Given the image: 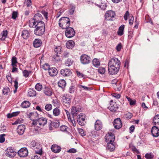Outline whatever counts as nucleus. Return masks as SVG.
Here are the masks:
<instances>
[{
  "label": "nucleus",
  "instance_id": "obj_44",
  "mask_svg": "<svg viewBox=\"0 0 159 159\" xmlns=\"http://www.w3.org/2000/svg\"><path fill=\"white\" fill-rule=\"evenodd\" d=\"M75 7L72 5H70V9L69 10V13L70 15H72L74 12Z\"/></svg>",
  "mask_w": 159,
  "mask_h": 159
},
{
  "label": "nucleus",
  "instance_id": "obj_51",
  "mask_svg": "<svg viewBox=\"0 0 159 159\" xmlns=\"http://www.w3.org/2000/svg\"><path fill=\"white\" fill-rule=\"evenodd\" d=\"M97 5V6H99V7L102 10H105L107 7V6L106 5V3H102V2H101V4H100V5Z\"/></svg>",
  "mask_w": 159,
  "mask_h": 159
},
{
  "label": "nucleus",
  "instance_id": "obj_9",
  "mask_svg": "<svg viewBox=\"0 0 159 159\" xmlns=\"http://www.w3.org/2000/svg\"><path fill=\"white\" fill-rule=\"evenodd\" d=\"M115 139V136L111 132H109L105 136V141L107 143H113Z\"/></svg>",
  "mask_w": 159,
  "mask_h": 159
},
{
  "label": "nucleus",
  "instance_id": "obj_47",
  "mask_svg": "<svg viewBox=\"0 0 159 159\" xmlns=\"http://www.w3.org/2000/svg\"><path fill=\"white\" fill-rule=\"evenodd\" d=\"M60 110L57 108H55L53 110V115L55 116H58L60 114Z\"/></svg>",
  "mask_w": 159,
  "mask_h": 159
},
{
  "label": "nucleus",
  "instance_id": "obj_57",
  "mask_svg": "<svg viewBox=\"0 0 159 159\" xmlns=\"http://www.w3.org/2000/svg\"><path fill=\"white\" fill-rule=\"evenodd\" d=\"M18 12L17 11H14L12 14V18L15 20L18 17Z\"/></svg>",
  "mask_w": 159,
  "mask_h": 159
},
{
  "label": "nucleus",
  "instance_id": "obj_43",
  "mask_svg": "<svg viewBox=\"0 0 159 159\" xmlns=\"http://www.w3.org/2000/svg\"><path fill=\"white\" fill-rule=\"evenodd\" d=\"M60 54H55L53 55L52 57L53 60L56 61H59L60 60V58L59 56Z\"/></svg>",
  "mask_w": 159,
  "mask_h": 159
},
{
  "label": "nucleus",
  "instance_id": "obj_20",
  "mask_svg": "<svg viewBox=\"0 0 159 159\" xmlns=\"http://www.w3.org/2000/svg\"><path fill=\"white\" fill-rule=\"evenodd\" d=\"M80 111L78 108L75 107H72L71 109L70 113L72 116V118L73 120H75V117L77 116Z\"/></svg>",
  "mask_w": 159,
  "mask_h": 159
},
{
  "label": "nucleus",
  "instance_id": "obj_25",
  "mask_svg": "<svg viewBox=\"0 0 159 159\" xmlns=\"http://www.w3.org/2000/svg\"><path fill=\"white\" fill-rule=\"evenodd\" d=\"M40 23H38L37 21H35L34 20V19L31 18L29 21V25L30 28H35L37 27L38 25Z\"/></svg>",
  "mask_w": 159,
  "mask_h": 159
},
{
  "label": "nucleus",
  "instance_id": "obj_7",
  "mask_svg": "<svg viewBox=\"0 0 159 159\" xmlns=\"http://www.w3.org/2000/svg\"><path fill=\"white\" fill-rule=\"evenodd\" d=\"M80 60L82 64L86 65L89 63L91 61L90 57L85 54H83L80 57Z\"/></svg>",
  "mask_w": 159,
  "mask_h": 159
},
{
  "label": "nucleus",
  "instance_id": "obj_16",
  "mask_svg": "<svg viewBox=\"0 0 159 159\" xmlns=\"http://www.w3.org/2000/svg\"><path fill=\"white\" fill-rule=\"evenodd\" d=\"M28 117L32 120V122H34V121H36L38 119L39 114L36 111H34L30 113L28 115Z\"/></svg>",
  "mask_w": 159,
  "mask_h": 159
},
{
  "label": "nucleus",
  "instance_id": "obj_37",
  "mask_svg": "<svg viewBox=\"0 0 159 159\" xmlns=\"http://www.w3.org/2000/svg\"><path fill=\"white\" fill-rule=\"evenodd\" d=\"M30 105V103L29 101H25L22 103L21 106L22 108H26L29 107Z\"/></svg>",
  "mask_w": 159,
  "mask_h": 159
},
{
  "label": "nucleus",
  "instance_id": "obj_36",
  "mask_svg": "<svg viewBox=\"0 0 159 159\" xmlns=\"http://www.w3.org/2000/svg\"><path fill=\"white\" fill-rule=\"evenodd\" d=\"M125 27V25H121L119 28L117 34L119 36H122L124 34V30Z\"/></svg>",
  "mask_w": 159,
  "mask_h": 159
},
{
  "label": "nucleus",
  "instance_id": "obj_21",
  "mask_svg": "<svg viewBox=\"0 0 159 159\" xmlns=\"http://www.w3.org/2000/svg\"><path fill=\"white\" fill-rule=\"evenodd\" d=\"M158 126H154L151 129V132L152 136L154 137H157L159 136V129Z\"/></svg>",
  "mask_w": 159,
  "mask_h": 159
},
{
  "label": "nucleus",
  "instance_id": "obj_45",
  "mask_svg": "<svg viewBox=\"0 0 159 159\" xmlns=\"http://www.w3.org/2000/svg\"><path fill=\"white\" fill-rule=\"evenodd\" d=\"M43 88V86L42 85L39 83H38L35 86V89L39 91H40Z\"/></svg>",
  "mask_w": 159,
  "mask_h": 159
},
{
  "label": "nucleus",
  "instance_id": "obj_19",
  "mask_svg": "<svg viewBox=\"0 0 159 159\" xmlns=\"http://www.w3.org/2000/svg\"><path fill=\"white\" fill-rule=\"evenodd\" d=\"M33 19L38 23H40V24L44 23L43 21H42L43 18L42 15L40 13H38L35 14Z\"/></svg>",
  "mask_w": 159,
  "mask_h": 159
},
{
  "label": "nucleus",
  "instance_id": "obj_60",
  "mask_svg": "<svg viewBox=\"0 0 159 159\" xmlns=\"http://www.w3.org/2000/svg\"><path fill=\"white\" fill-rule=\"evenodd\" d=\"M79 133L82 136H84L86 135V133L84 132V130L82 129H79Z\"/></svg>",
  "mask_w": 159,
  "mask_h": 159
},
{
  "label": "nucleus",
  "instance_id": "obj_4",
  "mask_svg": "<svg viewBox=\"0 0 159 159\" xmlns=\"http://www.w3.org/2000/svg\"><path fill=\"white\" fill-rule=\"evenodd\" d=\"M71 96L69 94H64L62 97V103L67 108L70 107Z\"/></svg>",
  "mask_w": 159,
  "mask_h": 159
},
{
  "label": "nucleus",
  "instance_id": "obj_17",
  "mask_svg": "<svg viewBox=\"0 0 159 159\" xmlns=\"http://www.w3.org/2000/svg\"><path fill=\"white\" fill-rule=\"evenodd\" d=\"M113 125L114 128L116 129H119L122 127V123L120 118L115 119L113 122Z\"/></svg>",
  "mask_w": 159,
  "mask_h": 159
},
{
  "label": "nucleus",
  "instance_id": "obj_61",
  "mask_svg": "<svg viewBox=\"0 0 159 159\" xmlns=\"http://www.w3.org/2000/svg\"><path fill=\"white\" fill-rule=\"evenodd\" d=\"M60 129L61 131H66L67 130L68 127L65 125H62L61 126Z\"/></svg>",
  "mask_w": 159,
  "mask_h": 159
},
{
  "label": "nucleus",
  "instance_id": "obj_8",
  "mask_svg": "<svg viewBox=\"0 0 159 159\" xmlns=\"http://www.w3.org/2000/svg\"><path fill=\"white\" fill-rule=\"evenodd\" d=\"M85 115L83 113H80L77 116V120L79 125L84 126L85 123Z\"/></svg>",
  "mask_w": 159,
  "mask_h": 159
},
{
  "label": "nucleus",
  "instance_id": "obj_3",
  "mask_svg": "<svg viewBox=\"0 0 159 159\" xmlns=\"http://www.w3.org/2000/svg\"><path fill=\"white\" fill-rule=\"evenodd\" d=\"M39 24L34 30V34L39 36L42 35L45 32V27L44 23Z\"/></svg>",
  "mask_w": 159,
  "mask_h": 159
},
{
  "label": "nucleus",
  "instance_id": "obj_59",
  "mask_svg": "<svg viewBox=\"0 0 159 159\" xmlns=\"http://www.w3.org/2000/svg\"><path fill=\"white\" fill-rule=\"evenodd\" d=\"M5 136V134H1L0 135V143H3L5 140V138L4 136Z\"/></svg>",
  "mask_w": 159,
  "mask_h": 159
},
{
  "label": "nucleus",
  "instance_id": "obj_28",
  "mask_svg": "<svg viewBox=\"0 0 159 159\" xmlns=\"http://www.w3.org/2000/svg\"><path fill=\"white\" fill-rule=\"evenodd\" d=\"M43 91L45 94L47 96H50L52 94V89L48 87L44 88Z\"/></svg>",
  "mask_w": 159,
  "mask_h": 159
},
{
  "label": "nucleus",
  "instance_id": "obj_2",
  "mask_svg": "<svg viewBox=\"0 0 159 159\" xmlns=\"http://www.w3.org/2000/svg\"><path fill=\"white\" fill-rule=\"evenodd\" d=\"M47 123V120L46 118L41 117L38 118L34 122H32V125L33 126L41 127L44 126Z\"/></svg>",
  "mask_w": 159,
  "mask_h": 159
},
{
  "label": "nucleus",
  "instance_id": "obj_39",
  "mask_svg": "<svg viewBox=\"0 0 159 159\" xmlns=\"http://www.w3.org/2000/svg\"><path fill=\"white\" fill-rule=\"evenodd\" d=\"M8 34V31L7 30H3L1 33L2 35V37L1 38V40H4L7 36Z\"/></svg>",
  "mask_w": 159,
  "mask_h": 159
},
{
  "label": "nucleus",
  "instance_id": "obj_12",
  "mask_svg": "<svg viewBox=\"0 0 159 159\" xmlns=\"http://www.w3.org/2000/svg\"><path fill=\"white\" fill-rule=\"evenodd\" d=\"M60 73L61 75L64 77L70 76L72 74L71 71L69 69L67 68L61 69Z\"/></svg>",
  "mask_w": 159,
  "mask_h": 159
},
{
  "label": "nucleus",
  "instance_id": "obj_15",
  "mask_svg": "<svg viewBox=\"0 0 159 159\" xmlns=\"http://www.w3.org/2000/svg\"><path fill=\"white\" fill-rule=\"evenodd\" d=\"M119 107V105L115 102H113L112 100L111 101V103L108 107L109 110L111 111H117Z\"/></svg>",
  "mask_w": 159,
  "mask_h": 159
},
{
  "label": "nucleus",
  "instance_id": "obj_54",
  "mask_svg": "<svg viewBox=\"0 0 159 159\" xmlns=\"http://www.w3.org/2000/svg\"><path fill=\"white\" fill-rule=\"evenodd\" d=\"M42 68L45 70H49L50 68V66L48 63H45L42 66Z\"/></svg>",
  "mask_w": 159,
  "mask_h": 159
},
{
  "label": "nucleus",
  "instance_id": "obj_58",
  "mask_svg": "<svg viewBox=\"0 0 159 159\" xmlns=\"http://www.w3.org/2000/svg\"><path fill=\"white\" fill-rule=\"evenodd\" d=\"M70 55V54L69 52L66 51H64L62 55L63 57L65 58L69 57Z\"/></svg>",
  "mask_w": 159,
  "mask_h": 159
},
{
  "label": "nucleus",
  "instance_id": "obj_46",
  "mask_svg": "<svg viewBox=\"0 0 159 159\" xmlns=\"http://www.w3.org/2000/svg\"><path fill=\"white\" fill-rule=\"evenodd\" d=\"M17 63V58L15 57H13L11 59V66H17L16 64Z\"/></svg>",
  "mask_w": 159,
  "mask_h": 159
},
{
  "label": "nucleus",
  "instance_id": "obj_41",
  "mask_svg": "<svg viewBox=\"0 0 159 159\" xmlns=\"http://www.w3.org/2000/svg\"><path fill=\"white\" fill-rule=\"evenodd\" d=\"M93 64L96 67H97L100 65V62L97 59L95 58L93 60Z\"/></svg>",
  "mask_w": 159,
  "mask_h": 159
},
{
  "label": "nucleus",
  "instance_id": "obj_48",
  "mask_svg": "<svg viewBox=\"0 0 159 159\" xmlns=\"http://www.w3.org/2000/svg\"><path fill=\"white\" fill-rule=\"evenodd\" d=\"M10 89L8 87H6L3 88L2 90L3 93L4 95H7L8 93L10 92Z\"/></svg>",
  "mask_w": 159,
  "mask_h": 159
},
{
  "label": "nucleus",
  "instance_id": "obj_49",
  "mask_svg": "<svg viewBox=\"0 0 159 159\" xmlns=\"http://www.w3.org/2000/svg\"><path fill=\"white\" fill-rule=\"evenodd\" d=\"M145 157L147 159H152L154 157V155L151 153H147L145 156Z\"/></svg>",
  "mask_w": 159,
  "mask_h": 159
},
{
  "label": "nucleus",
  "instance_id": "obj_31",
  "mask_svg": "<svg viewBox=\"0 0 159 159\" xmlns=\"http://www.w3.org/2000/svg\"><path fill=\"white\" fill-rule=\"evenodd\" d=\"M75 42L72 40H69L67 41L66 43V46L69 49H72L74 46Z\"/></svg>",
  "mask_w": 159,
  "mask_h": 159
},
{
  "label": "nucleus",
  "instance_id": "obj_26",
  "mask_svg": "<svg viewBox=\"0 0 159 159\" xmlns=\"http://www.w3.org/2000/svg\"><path fill=\"white\" fill-rule=\"evenodd\" d=\"M57 73V70L55 68H50L48 70L49 74L51 76H56Z\"/></svg>",
  "mask_w": 159,
  "mask_h": 159
},
{
  "label": "nucleus",
  "instance_id": "obj_63",
  "mask_svg": "<svg viewBox=\"0 0 159 159\" xmlns=\"http://www.w3.org/2000/svg\"><path fill=\"white\" fill-rule=\"evenodd\" d=\"M77 152V150L74 148H71L67 151V152L70 153H75Z\"/></svg>",
  "mask_w": 159,
  "mask_h": 159
},
{
  "label": "nucleus",
  "instance_id": "obj_29",
  "mask_svg": "<svg viewBox=\"0 0 159 159\" xmlns=\"http://www.w3.org/2000/svg\"><path fill=\"white\" fill-rule=\"evenodd\" d=\"M42 42L41 39H35L33 42V45L35 48H38L40 47L42 44Z\"/></svg>",
  "mask_w": 159,
  "mask_h": 159
},
{
  "label": "nucleus",
  "instance_id": "obj_27",
  "mask_svg": "<svg viewBox=\"0 0 159 159\" xmlns=\"http://www.w3.org/2000/svg\"><path fill=\"white\" fill-rule=\"evenodd\" d=\"M52 151L54 153L59 152L61 150V147L57 145H53L51 147Z\"/></svg>",
  "mask_w": 159,
  "mask_h": 159
},
{
  "label": "nucleus",
  "instance_id": "obj_18",
  "mask_svg": "<svg viewBox=\"0 0 159 159\" xmlns=\"http://www.w3.org/2000/svg\"><path fill=\"white\" fill-rule=\"evenodd\" d=\"M7 156L9 157H14L16 154V152L11 148H8L6 151Z\"/></svg>",
  "mask_w": 159,
  "mask_h": 159
},
{
  "label": "nucleus",
  "instance_id": "obj_52",
  "mask_svg": "<svg viewBox=\"0 0 159 159\" xmlns=\"http://www.w3.org/2000/svg\"><path fill=\"white\" fill-rule=\"evenodd\" d=\"M52 105L50 104H48L46 105L45 107V109L47 111H49L52 109Z\"/></svg>",
  "mask_w": 159,
  "mask_h": 159
},
{
  "label": "nucleus",
  "instance_id": "obj_33",
  "mask_svg": "<svg viewBox=\"0 0 159 159\" xmlns=\"http://www.w3.org/2000/svg\"><path fill=\"white\" fill-rule=\"evenodd\" d=\"M30 33L28 30H24L22 32L21 36L24 39H27L29 37Z\"/></svg>",
  "mask_w": 159,
  "mask_h": 159
},
{
  "label": "nucleus",
  "instance_id": "obj_6",
  "mask_svg": "<svg viewBox=\"0 0 159 159\" xmlns=\"http://www.w3.org/2000/svg\"><path fill=\"white\" fill-rule=\"evenodd\" d=\"M120 62L118 59L116 57H113L110 60L108 66H112L118 68H120Z\"/></svg>",
  "mask_w": 159,
  "mask_h": 159
},
{
  "label": "nucleus",
  "instance_id": "obj_55",
  "mask_svg": "<svg viewBox=\"0 0 159 159\" xmlns=\"http://www.w3.org/2000/svg\"><path fill=\"white\" fill-rule=\"evenodd\" d=\"M75 87L74 86H71L69 87V92L70 93H73L75 90Z\"/></svg>",
  "mask_w": 159,
  "mask_h": 159
},
{
  "label": "nucleus",
  "instance_id": "obj_40",
  "mask_svg": "<svg viewBox=\"0 0 159 159\" xmlns=\"http://www.w3.org/2000/svg\"><path fill=\"white\" fill-rule=\"evenodd\" d=\"M61 47L58 46L56 47L54 49V51L56 53L55 54H60L61 52Z\"/></svg>",
  "mask_w": 159,
  "mask_h": 159
},
{
  "label": "nucleus",
  "instance_id": "obj_5",
  "mask_svg": "<svg viewBox=\"0 0 159 159\" xmlns=\"http://www.w3.org/2000/svg\"><path fill=\"white\" fill-rule=\"evenodd\" d=\"M116 13L114 11L109 10L106 11L105 14V20H113L115 19Z\"/></svg>",
  "mask_w": 159,
  "mask_h": 159
},
{
  "label": "nucleus",
  "instance_id": "obj_50",
  "mask_svg": "<svg viewBox=\"0 0 159 159\" xmlns=\"http://www.w3.org/2000/svg\"><path fill=\"white\" fill-rule=\"evenodd\" d=\"M130 147L131 148L132 151L134 153H136L137 154L140 153L139 151L134 146L132 145L131 146H130Z\"/></svg>",
  "mask_w": 159,
  "mask_h": 159
},
{
  "label": "nucleus",
  "instance_id": "obj_11",
  "mask_svg": "<svg viewBox=\"0 0 159 159\" xmlns=\"http://www.w3.org/2000/svg\"><path fill=\"white\" fill-rule=\"evenodd\" d=\"M49 129L50 130H52V125L55 128H58L60 125L59 121L58 120H54L52 122L51 120H49L48 122Z\"/></svg>",
  "mask_w": 159,
  "mask_h": 159
},
{
  "label": "nucleus",
  "instance_id": "obj_24",
  "mask_svg": "<svg viewBox=\"0 0 159 159\" xmlns=\"http://www.w3.org/2000/svg\"><path fill=\"white\" fill-rule=\"evenodd\" d=\"M25 129V125H19L17 129V132L20 135H22L24 134Z\"/></svg>",
  "mask_w": 159,
  "mask_h": 159
},
{
  "label": "nucleus",
  "instance_id": "obj_1",
  "mask_svg": "<svg viewBox=\"0 0 159 159\" xmlns=\"http://www.w3.org/2000/svg\"><path fill=\"white\" fill-rule=\"evenodd\" d=\"M70 21L69 19L67 17L61 18L59 21V26L62 29H66L69 28L70 25Z\"/></svg>",
  "mask_w": 159,
  "mask_h": 159
},
{
  "label": "nucleus",
  "instance_id": "obj_42",
  "mask_svg": "<svg viewBox=\"0 0 159 159\" xmlns=\"http://www.w3.org/2000/svg\"><path fill=\"white\" fill-rule=\"evenodd\" d=\"M73 62V60L70 58H68L66 61L65 65L66 66H71Z\"/></svg>",
  "mask_w": 159,
  "mask_h": 159
},
{
  "label": "nucleus",
  "instance_id": "obj_30",
  "mask_svg": "<svg viewBox=\"0 0 159 159\" xmlns=\"http://www.w3.org/2000/svg\"><path fill=\"white\" fill-rule=\"evenodd\" d=\"M113 143H107V145L106 147V149L110 152L113 151L115 149V146Z\"/></svg>",
  "mask_w": 159,
  "mask_h": 159
},
{
  "label": "nucleus",
  "instance_id": "obj_23",
  "mask_svg": "<svg viewBox=\"0 0 159 159\" xmlns=\"http://www.w3.org/2000/svg\"><path fill=\"white\" fill-rule=\"evenodd\" d=\"M33 149L35 153L41 155L42 154L43 151L41 146L39 144L34 147Z\"/></svg>",
  "mask_w": 159,
  "mask_h": 159
},
{
  "label": "nucleus",
  "instance_id": "obj_64",
  "mask_svg": "<svg viewBox=\"0 0 159 159\" xmlns=\"http://www.w3.org/2000/svg\"><path fill=\"white\" fill-rule=\"evenodd\" d=\"M133 116V115L132 113L129 112L125 115V117L127 119H130Z\"/></svg>",
  "mask_w": 159,
  "mask_h": 159
},
{
  "label": "nucleus",
  "instance_id": "obj_14",
  "mask_svg": "<svg viewBox=\"0 0 159 159\" xmlns=\"http://www.w3.org/2000/svg\"><path fill=\"white\" fill-rule=\"evenodd\" d=\"M18 155L20 157H26L28 154V150L26 148H21L18 152Z\"/></svg>",
  "mask_w": 159,
  "mask_h": 159
},
{
  "label": "nucleus",
  "instance_id": "obj_34",
  "mask_svg": "<svg viewBox=\"0 0 159 159\" xmlns=\"http://www.w3.org/2000/svg\"><path fill=\"white\" fill-rule=\"evenodd\" d=\"M58 85L62 89H64L66 85L65 80L63 79L60 80L58 82Z\"/></svg>",
  "mask_w": 159,
  "mask_h": 159
},
{
  "label": "nucleus",
  "instance_id": "obj_38",
  "mask_svg": "<svg viewBox=\"0 0 159 159\" xmlns=\"http://www.w3.org/2000/svg\"><path fill=\"white\" fill-rule=\"evenodd\" d=\"M36 95L35 91L33 89H30L28 91V95L30 97H33Z\"/></svg>",
  "mask_w": 159,
  "mask_h": 159
},
{
  "label": "nucleus",
  "instance_id": "obj_35",
  "mask_svg": "<svg viewBox=\"0 0 159 159\" xmlns=\"http://www.w3.org/2000/svg\"><path fill=\"white\" fill-rule=\"evenodd\" d=\"M153 123L159 127V115H156L154 117Z\"/></svg>",
  "mask_w": 159,
  "mask_h": 159
},
{
  "label": "nucleus",
  "instance_id": "obj_13",
  "mask_svg": "<svg viewBox=\"0 0 159 159\" xmlns=\"http://www.w3.org/2000/svg\"><path fill=\"white\" fill-rule=\"evenodd\" d=\"M120 69V68L108 66V73L111 75L116 74L119 71Z\"/></svg>",
  "mask_w": 159,
  "mask_h": 159
},
{
  "label": "nucleus",
  "instance_id": "obj_56",
  "mask_svg": "<svg viewBox=\"0 0 159 159\" xmlns=\"http://www.w3.org/2000/svg\"><path fill=\"white\" fill-rule=\"evenodd\" d=\"M30 73V71L29 72L26 70H25L23 71V75L25 78L28 77L29 76Z\"/></svg>",
  "mask_w": 159,
  "mask_h": 159
},
{
  "label": "nucleus",
  "instance_id": "obj_53",
  "mask_svg": "<svg viewBox=\"0 0 159 159\" xmlns=\"http://www.w3.org/2000/svg\"><path fill=\"white\" fill-rule=\"evenodd\" d=\"M105 69L104 67H100L98 70V72L102 74H104L105 73Z\"/></svg>",
  "mask_w": 159,
  "mask_h": 159
},
{
  "label": "nucleus",
  "instance_id": "obj_62",
  "mask_svg": "<svg viewBox=\"0 0 159 159\" xmlns=\"http://www.w3.org/2000/svg\"><path fill=\"white\" fill-rule=\"evenodd\" d=\"M112 96L116 99H119L120 97V95L117 93H113L111 94Z\"/></svg>",
  "mask_w": 159,
  "mask_h": 159
},
{
  "label": "nucleus",
  "instance_id": "obj_10",
  "mask_svg": "<svg viewBox=\"0 0 159 159\" xmlns=\"http://www.w3.org/2000/svg\"><path fill=\"white\" fill-rule=\"evenodd\" d=\"M75 34V32L73 28L69 27L66 29L65 35L68 38L73 37Z\"/></svg>",
  "mask_w": 159,
  "mask_h": 159
},
{
  "label": "nucleus",
  "instance_id": "obj_22",
  "mask_svg": "<svg viewBox=\"0 0 159 159\" xmlns=\"http://www.w3.org/2000/svg\"><path fill=\"white\" fill-rule=\"evenodd\" d=\"M94 128L97 131L99 130L102 128V123L100 120H96L95 123Z\"/></svg>",
  "mask_w": 159,
  "mask_h": 159
},
{
  "label": "nucleus",
  "instance_id": "obj_32",
  "mask_svg": "<svg viewBox=\"0 0 159 159\" xmlns=\"http://www.w3.org/2000/svg\"><path fill=\"white\" fill-rule=\"evenodd\" d=\"M65 111L66 113L69 121L72 123L73 126H75V120H73V119L72 118H71L70 113L67 110L65 109Z\"/></svg>",
  "mask_w": 159,
  "mask_h": 159
}]
</instances>
